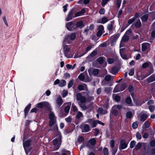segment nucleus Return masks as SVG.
<instances>
[{"label": "nucleus", "mask_w": 155, "mask_h": 155, "mask_svg": "<svg viewBox=\"0 0 155 155\" xmlns=\"http://www.w3.org/2000/svg\"><path fill=\"white\" fill-rule=\"evenodd\" d=\"M68 104H69L68 105L66 106L64 109V112L67 114H68L69 113L71 105V103H70L69 102L68 103Z\"/></svg>", "instance_id": "obj_27"}, {"label": "nucleus", "mask_w": 155, "mask_h": 155, "mask_svg": "<svg viewBox=\"0 0 155 155\" xmlns=\"http://www.w3.org/2000/svg\"><path fill=\"white\" fill-rule=\"evenodd\" d=\"M61 136H60L58 138L54 139L53 141V144L55 146L54 149L56 150L58 149L61 143Z\"/></svg>", "instance_id": "obj_2"}, {"label": "nucleus", "mask_w": 155, "mask_h": 155, "mask_svg": "<svg viewBox=\"0 0 155 155\" xmlns=\"http://www.w3.org/2000/svg\"><path fill=\"white\" fill-rule=\"evenodd\" d=\"M114 100L116 101H119L120 100V97L118 95H115L114 97Z\"/></svg>", "instance_id": "obj_62"}, {"label": "nucleus", "mask_w": 155, "mask_h": 155, "mask_svg": "<svg viewBox=\"0 0 155 155\" xmlns=\"http://www.w3.org/2000/svg\"><path fill=\"white\" fill-rule=\"evenodd\" d=\"M98 124L97 120H93L92 123L91 125L92 127H96V125Z\"/></svg>", "instance_id": "obj_50"}, {"label": "nucleus", "mask_w": 155, "mask_h": 155, "mask_svg": "<svg viewBox=\"0 0 155 155\" xmlns=\"http://www.w3.org/2000/svg\"><path fill=\"white\" fill-rule=\"evenodd\" d=\"M119 86H116L113 90L114 93H116L120 91Z\"/></svg>", "instance_id": "obj_48"}, {"label": "nucleus", "mask_w": 155, "mask_h": 155, "mask_svg": "<svg viewBox=\"0 0 155 155\" xmlns=\"http://www.w3.org/2000/svg\"><path fill=\"white\" fill-rule=\"evenodd\" d=\"M90 1V0H81L79 1V3L80 4L82 3V2H83L84 4L86 5Z\"/></svg>", "instance_id": "obj_54"}, {"label": "nucleus", "mask_w": 155, "mask_h": 155, "mask_svg": "<svg viewBox=\"0 0 155 155\" xmlns=\"http://www.w3.org/2000/svg\"><path fill=\"white\" fill-rule=\"evenodd\" d=\"M78 89L80 91H87V85L85 84H80L78 86Z\"/></svg>", "instance_id": "obj_18"}, {"label": "nucleus", "mask_w": 155, "mask_h": 155, "mask_svg": "<svg viewBox=\"0 0 155 155\" xmlns=\"http://www.w3.org/2000/svg\"><path fill=\"white\" fill-rule=\"evenodd\" d=\"M136 137L137 139L139 140H140L142 138L139 132H137L136 133Z\"/></svg>", "instance_id": "obj_58"}, {"label": "nucleus", "mask_w": 155, "mask_h": 155, "mask_svg": "<svg viewBox=\"0 0 155 155\" xmlns=\"http://www.w3.org/2000/svg\"><path fill=\"white\" fill-rule=\"evenodd\" d=\"M98 31L97 33V35L98 37L101 36L104 32V27L103 25H100L98 27Z\"/></svg>", "instance_id": "obj_9"}, {"label": "nucleus", "mask_w": 155, "mask_h": 155, "mask_svg": "<svg viewBox=\"0 0 155 155\" xmlns=\"http://www.w3.org/2000/svg\"><path fill=\"white\" fill-rule=\"evenodd\" d=\"M135 20L134 19V18H133L131 19H129L128 21V26L131 24L132 23H133L134 21Z\"/></svg>", "instance_id": "obj_63"}, {"label": "nucleus", "mask_w": 155, "mask_h": 155, "mask_svg": "<svg viewBox=\"0 0 155 155\" xmlns=\"http://www.w3.org/2000/svg\"><path fill=\"white\" fill-rule=\"evenodd\" d=\"M148 116L146 114H143L140 117V120L141 121H144L147 118Z\"/></svg>", "instance_id": "obj_29"}, {"label": "nucleus", "mask_w": 155, "mask_h": 155, "mask_svg": "<svg viewBox=\"0 0 155 155\" xmlns=\"http://www.w3.org/2000/svg\"><path fill=\"white\" fill-rule=\"evenodd\" d=\"M66 84V81L64 80H61L60 81L59 86L61 87H63Z\"/></svg>", "instance_id": "obj_30"}, {"label": "nucleus", "mask_w": 155, "mask_h": 155, "mask_svg": "<svg viewBox=\"0 0 155 155\" xmlns=\"http://www.w3.org/2000/svg\"><path fill=\"white\" fill-rule=\"evenodd\" d=\"M129 39V37L128 36L124 35L121 41L124 43H126L128 41Z\"/></svg>", "instance_id": "obj_28"}, {"label": "nucleus", "mask_w": 155, "mask_h": 155, "mask_svg": "<svg viewBox=\"0 0 155 155\" xmlns=\"http://www.w3.org/2000/svg\"><path fill=\"white\" fill-rule=\"evenodd\" d=\"M31 104L30 103H29L28 105L26 106V107L25 108L24 110L25 116H26L27 115L31 108Z\"/></svg>", "instance_id": "obj_24"}, {"label": "nucleus", "mask_w": 155, "mask_h": 155, "mask_svg": "<svg viewBox=\"0 0 155 155\" xmlns=\"http://www.w3.org/2000/svg\"><path fill=\"white\" fill-rule=\"evenodd\" d=\"M68 91L66 90H64L63 91L62 94V96L64 98L66 96L68 95Z\"/></svg>", "instance_id": "obj_53"}, {"label": "nucleus", "mask_w": 155, "mask_h": 155, "mask_svg": "<svg viewBox=\"0 0 155 155\" xmlns=\"http://www.w3.org/2000/svg\"><path fill=\"white\" fill-rule=\"evenodd\" d=\"M118 71L117 68L116 67L112 68L110 71V72L114 75L116 74Z\"/></svg>", "instance_id": "obj_22"}, {"label": "nucleus", "mask_w": 155, "mask_h": 155, "mask_svg": "<svg viewBox=\"0 0 155 155\" xmlns=\"http://www.w3.org/2000/svg\"><path fill=\"white\" fill-rule=\"evenodd\" d=\"M85 54H86V53H84L83 54H81L80 53H77V54H76L74 56V58H78L79 57H81L82 56L84 55Z\"/></svg>", "instance_id": "obj_45"}, {"label": "nucleus", "mask_w": 155, "mask_h": 155, "mask_svg": "<svg viewBox=\"0 0 155 155\" xmlns=\"http://www.w3.org/2000/svg\"><path fill=\"white\" fill-rule=\"evenodd\" d=\"M104 58V57H99L97 59V61L100 64H102L103 63Z\"/></svg>", "instance_id": "obj_35"}, {"label": "nucleus", "mask_w": 155, "mask_h": 155, "mask_svg": "<svg viewBox=\"0 0 155 155\" xmlns=\"http://www.w3.org/2000/svg\"><path fill=\"white\" fill-rule=\"evenodd\" d=\"M145 128H148L150 126V123L147 121H146L143 124Z\"/></svg>", "instance_id": "obj_52"}, {"label": "nucleus", "mask_w": 155, "mask_h": 155, "mask_svg": "<svg viewBox=\"0 0 155 155\" xmlns=\"http://www.w3.org/2000/svg\"><path fill=\"white\" fill-rule=\"evenodd\" d=\"M79 105L82 110H87V107L84 104L80 103L79 104Z\"/></svg>", "instance_id": "obj_36"}, {"label": "nucleus", "mask_w": 155, "mask_h": 155, "mask_svg": "<svg viewBox=\"0 0 155 155\" xmlns=\"http://www.w3.org/2000/svg\"><path fill=\"white\" fill-rule=\"evenodd\" d=\"M97 54V51L96 50H94L90 54V55L88 56V57H89L90 56L91 57H93L95 56Z\"/></svg>", "instance_id": "obj_41"}, {"label": "nucleus", "mask_w": 155, "mask_h": 155, "mask_svg": "<svg viewBox=\"0 0 155 155\" xmlns=\"http://www.w3.org/2000/svg\"><path fill=\"white\" fill-rule=\"evenodd\" d=\"M78 78L80 80L83 81L85 79L84 75L83 73H81L78 76Z\"/></svg>", "instance_id": "obj_43"}, {"label": "nucleus", "mask_w": 155, "mask_h": 155, "mask_svg": "<svg viewBox=\"0 0 155 155\" xmlns=\"http://www.w3.org/2000/svg\"><path fill=\"white\" fill-rule=\"evenodd\" d=\"M136 142L135 140H132L131 141L130 143V148H132L135 146Z\"/></svg>", "instance_id": "obj_42"}, {"label": "nucleus", "mask_w": 155, "mask_h": 155, "mask_svg": "<svg viewBox=\"0 0 155 155\" xmlns=\"http://www.w3.org/2000/svg\"><path fill=\"white\" fill-rule=\"evenodd\" d=\"M74 13V10L72 9L68 13L66 19V21H69L75 18Z\"/></svg>", "instance_id": "obj_8"}, {"label": "nucleus", "mask_w": 155, "mask_h": 155, "mask_svg": "<svg viewBox=\"0 0 155 155\" xmlns=\"http://www.w3.org/2000/svg\"><path fill=\"white\" fill-rule=\"evenodd\" d=\"M56 106L57 107H60L63 103V101L61 97L59 95L56 100Z\"/></svg>", "instance_id": "obj_12"}, {"label": "nucleus", "mask_w": 155, "mask_h": 155, "mask_svg": "<svg viewBox=\"0 0 155 155\" xmlns=\"http://www.w3.org/2000/svg\"><path fill=\"white\" fill-rule=\"evenodd\" d=\"M110 0H102L101 2V5L103 6H104Z\"/></svg>", "instance_id": "obj_59"}, {"label": "nucleus", "mask_w": 155, "mask_h": 155, "mask_svg": "<svg viewBox=\"0 0 155 155\" xmlns=\"http://www.w3.org/2000/svg\"><path fill=\"white\" fill-rule=\"evenodd\" d=\"M103 155H108L109 150L106 147L104 148L103 150Z\"/></svg>", "instance_id": "obj_34"}, {"label": "nucleus", "mask_w": 155, "mask_h": 155, "mask_svg": "<svg viewBox=\"0 0 155 155\" xmlns=\"http://www.w3.org/2000/svg\"><path fill=\"white\" fill-rule=\"evenodd\" d=\"M67 29L70 31H74L77 30V27L74 23L70 22L67 23L66 25Z\"/></svg>", "instance_id": "obj_3"}, {"label": "nucleus", "mask_w": 155, "mask_h": 155, "mask_svg": "<svg viewBox=\"0 0 155 155\" xmlns=\"http://www.w3.org/2000/svg\"><path fill=\"white\" fill-rule=\"evenodd\" d=\"M148 17V15L145 14L141 17V19L142 21L145 22L147 21Z\"/></svg>", "instance_id": "obj_31"}, {"label": "nucleus", "mask_w": 155, "mask_h": 155, "mask_svg": "<svg viewBox=\"0 0 155 155\" xmlns=\"http://www.w3.org/2000/svg\"><path fill=\"white\" fill-rule=\"evenodd\" d=\"M90 130V128L88 124H83L82 128V132H87L89 131Z\"/></svg>", "instance_id": "obj_13"}, {"label": "nucleus", "mask_w": 155, "mask_h": 155, "mask_svg": "<svg viewBox=\"0 0 155 155\" xmlns=\"http://www.w3.org/2000/svg\"><path fill=\"white\" fill-rule=\"evenodd\" d=\"M75 24L77 26V30H78V28L81 29L84 26L83 24V21L81 20L77 21Z\"/></svg>", "instance_id": "obj_17"}, {"label": "nucleus", "mask_w": 155, "mask_h": 155, "mask_svg": "<svg viewBox=\"0 0 155 155\" xmlns=\"http://www.w3.org/2000/svg\"><path fill=\"white\" fill-rule=\"evenodd\" d=\"M148 108L151 112H153L155 109V107L153 105H150Z\"/></svg>", "instance_id": "obj_57"}, {"label": "nucleus", "mask_w": 155, "mask_h": 155, "mask_svg": "<svg viewBox=\"0 0 155 155\" xmlns=\"http://www.w3.org/2000/svg\"><path fill=\"white\" fill-rule=\"evenodd\" d=\"M150 145L152 147H155V140H152L150 142Z\"/></svg>", "instance_id": "obj_55"}, {"label": "nucleus", "mask_w": 155, "mask_h": 155, "mask_svg": "<svg viewBox=\"0 0 155 155\" xmlns=\"http://www.w3.org/2000/svg\"><path fill=\"white\" fill-rule=\"evenodd\" d=\"M75 117L77 120H80L83 118V115L81 112L78 111L77 112Z\"/></svg>", "instance_id": "obj_20"}, {"label": "nucleus", "mask_w": 155, "mask_h": 155, "mask_svg": "<svg viewBox=\"0 0 155 155\" xmlns=\"http://www.w3.org/2000/svg\"><path fill=\"white\" fill-rule=\"evenodd\" d=\"M137 28H139L141 25V23L139 19L136 20V21L133 24Z\"/></svg>", "instance_id": "obj_19"}, {"label": "nucleus", "mask_w": 155, "mask_h": 155, "mask_svg": "<svg viewBox=\"0 0 155 155\" xmlns=\"http://www.w3.org/2000/svg\"><path fill=\"white\" fill-rule=\"evenodd\" d=\"M127 143L125 140L121 139L120 140V149H124L127 147Z\"/></svg>", "instance_id": "obj_11"}, {"label": "nucleus", "mask_w": 155, "mask_h": 155, "mask_svg": "<svg viewBox=\"0 0 155 155\" xmlns=\"http://www.w3.org/2000/svg\"><path fill=\"white\" fill-rule=\"evenodd\" d=\"M65 42L63 41V46L64 52L65 56L67 58H72L73 55L71 54L70 47L69 45H65Z\"/></svg>", "instance_id": "obj_1"}, {"label": "nucleus", "mask_w": 155, "mask_h": 155, "mask_svg": "<svg viewBox=\"0 0 155 155\" xmlns=\"http://www.w3.org/2000/svg\"><path fill=\"white\" fill-rule=\"evenodd\" d=\"M122 0H117L116 5L117 7L119 8L120 7Z\"/></svg>", "instance_id": "obj_44"}, {"label": "nucleus", "mask_w": 155, "mask_h": 155, "mask_svg": "<svg viewBox=\"0 0 155 155\" xmlns=\"http://www.w3.org/2000/svg\"><path fill=\"white\" fill-rule=\"evenodd\" d=\"M111 77L110 75H107L105 76L104 80L107 81H109L111 79Z\"/></svg>", "instance_id": "obj_51"}, {"label": "nucleus", "mask_w": 155, "mask_h": 155, "mask_svg": "<svg viewBox=\"0 0 155 155\" xmlns=\"http://www.w3.org/2000/svg\"><path fill=\"white\" fill-rule=\"evenodd\" d=\"M119 114V111L118 110L115 108V107H112L110 113V117L111 118L113 116H117Z\"/></svg>", "instance_id": "obj_10"}, {"label": "nucleus", "mask_w": 155, "mask_h": 155, "mask_svg": "<svg viewBox=\"0 0 155 155\" xmlns=\"http://www.w3.org/2000/svg\"><path fill=\"white\" fill-rule=\"evenodd\" d=\"M94 135L96 136H97L98 135L99 132V130L97 128H95L94 129Z\"/></svg>", "instance_id": "obj_60"}, {"label": "nucleus", "mask_w": 155, "mask_h": 155, "mask_svg": "<svg viewBox=\"0 0 155 155\" xmlns=\"http://www.w3.org/2000/svg\"><path fill=\"white\" fill-rule=\"evenodd\" d=\"M149 64H151V63H150V62H146L143 64L142 65V67L143 68H145L149 66Z\"/></svg>", "instance_id": "obj_38"}, {"label": "nucleus", "mask_w": 155, "mask_h": 155, "mask_svg": "<svg viewBox=\"0 0 155 155\" xmlns=\"http://www.w3.org/2000/svg\"><path fill=\"white\" fill-rule=\"evenodd\" d=\"M74 80L72 79L70 80L68 85V88H70L72 87L73 84Z\"/></svg>", "instance_id": "obj_49"}, {"label": "nucleus", "mask_w": 155, "mask_h": 155, "mask_svg": "<svg viewBox=\"0 0 155 155\" xmlns=\"http://www.w3.org/2000/svg\"><path fill=\"white\" fill-rule=\"evenodd\" d=\"M110 144L111 147L112 148H113L114 145V140H112L110 141Z\"/></svg>", "instance_id": "obj_64"}, {"label": "nucleus", "mask_w": 155, "mask_h": 155, "mask_svg": "<svg viewBox=\"0 0 155 155\" xmlns=\"http://www.w3.org/2000/svg\"><path fill=\"white\" fill-rule=\"evenodd\" d=\"M155 81V74H153L147 79V81L148 83H150Z\"/></svg>", "instance_id": "obj_25"}, {"label": "nucleus", "mask_w": 155, "mask_h": 155, "mask_svg": "<svg viewBox=\"0 0 155 155\" xmlns=\"http://www.w3.org/2000/svg\"><path fill=\"white\" fill-rule=\"evenodd\" d=\"M31 142V141L29 140H28L25 141H23V146L26 153H27L26 149L30 146Z\"/></svg>", "instance_id": "obj_16"}, {"label": "nucleus", "mask_w": 155, "mask_h": 155, "mask_svg": "<svg viewBox=\"0 0 155 155\" xmlns=\"http://www.w3.org/2000/svg\"><path fill=\"white\" fill-rule=\"evenodd\" d=\"M76 34L74 33H73L70 35L66 36L63 41L68 44H69L71 42V40H74Z\"/></svg>", "instance_id": "obj_4"}, {"label": "nucleus", "mask_w": 155, "mask_h": 155, "mask_svg": "<svg viewBox=\"0 0 155 155\" xmlns=\"http://www.w3.org/2000/svg\"><path fill=\"white\" fill-rule=\"evenodd\" d=\"M84 140V138L82 136H79L78 138V141L79 142H82Z\"/></svg>", "instance_id": "obj_61"}, {"label": "nucleus", "mask_w": 155, "mask_h": 155, "mask_svg": "<svg viewBox=\"0 0 155 155\" xmlns=\"http://www.w3.org/2000/svg\"><path fill=\"white\" fill-rule=\"evenodd\" d=\"M113 25L111 24H108L107 26V29L109 31H111L113 29Z\"/></svg>", "instance_id": "obj_56"}, {"label": "nucleus", "mask_w": 155, "mask_h": 155, "mask_svg": "<svg viewBox=\"0 0 155 155\" xmlns=\"http://www.w3.org/2000/svg\"><path fill=\"white\" fill-rule=\"evenodd\" d=\"M56 120H50L49 123V126H52L54 125L56 123Z\"/></svg>", "instance_id": "obj_47"}, {"label": "nucleus", "mask_w": 155, "mask_h": 155, "mask_svg": "<svg viewBox=\"0 0 155 155\" xmlns=\"http://www.w3.org/2000/svg\"><path fill=\"white\" fill-rule=\"evenodd\" d=\"M76 98L77 100L80 101L81 103H83L86 102V98L85 97L82 96L80 93L76 94Z\"/></svg>", "instance_id": "obj_7"}, {"label": "nucleus", "mask_w": 155, "mask_h": 155, "mask_svg": "<svg viewBox=\"0 0 155 155\" xmlns=\"http://www.w3.org/2000/svg\"><path fill=\"white\" fill-rule=\"evenodd\" d=\"M142 50L143 51H145L149 46L150 44L147 43H143L142 45Z\"/></svg>", "instance_id": "obj_23"}, {"label": "nucleus", "mask_w": 155, "mask_h": 155, "mask_svg": "<svg viewBox=\"0 0 155 155\" xmlns=\"http://www.w3.org/2000/svg\"><path fill=\"white\" fill-rule=\"evenodd\" d=\"M71 108L74 112L78 111V108L73 103L72 104Z\"/></svg>", "instance_id": "obj_37"}, {"label": "nucleus", "mask_w": 155, "mask_h": 155, "mask_svg": "<svg viewBox=\"0 0 155 155\" xmlns=\"http://www.w3.org/2000/svg\"><path fill=\"white\" fill-rule=\"evenodd\" d=\"M96 141L94 138L91 139L87 142V147L89 149H92L96 144Z\"/></svg>", "instance_id": "obj_5"}, {"label": "nucleus", "mask_w": 155, "mask_h": 155, "mask_svg": "<svg viewBox=\"0 0 155 155\" xmlns=\"http://www.w3.org/2000/svg\"><path fill=\"white\" fill-rule=\"evenodd\" d=\"M141 143H138L137 145L135 146V149L136 150H138L141 147Z\"/></svg>", "instance_id": "obj_46"}, {"label": "nucleus", "mask_w": 155, "mask_h": 155, "mask_svg": "<svg viewBox=\"0 0 155 155\" xmlns=\"http://www.w3.org/2000/svg\"><path fill=\"white\" fill-rule=\"evenodd\" d=\"M106 109H103L101 108H99L97 111L98 113L101 114H104L107 113V109L108 108V104H107L106 106Z\"/></svg>", "instance_id": "obj_15"}, {"label": "nucleus", "mask_w": 155, "mask_h": 155, "mask_svg": "<svg viewBox=\"0 0 155 155\" xmlns=\"http://www.w3.org/2000/svg\"><path fill=\"white\" fill-rule=\"evenodd\" d=\"M108 21V20L107 18L105 17H104L101 19L99 20V22L104 24L107 22Z\"/></svg>", "instance_id": "obj_26"}, {"label": "nucleus", "mask_w": 155, "mask_h": 155, "mask_svg": "<svg viewBox=\"0 0 155 155\" xmlns=\"http://www.w3.org/2000/svg\"><path fill=\"white\" fill-rule=\"evenodd\" d=\"M126 116L127 118H131L132 116V114L131 111H128L126 114Z\"/></svg>", "instance_id": "obj_40"}, {"label": "nucleus", "mask_w": 155, "mask_h": 155, "mask_svg": "<svg viewBox=\"0 0 155 155\" xmlns=\"http://www.w3.org/2000/svg\"><path fill=\"white\" fill-rule=\"evenodd\" d=\"M50 120H56V117L53 112H51L49 115Z\"/></svg>", "instance_id": "obj_32"}, {"label": "nucleus", "mask_w": 155, "mask_h": 155, "mask_svg": "<svg viewBox=\"0 0 155 155\" xmlns=\"http://www.w3.org/2000/svg\"><path fill=\"white\" fill-rule=\"evenodd\" d=\"M88 71L90 74L92 73L94 75H96L98 74L99 71L97 69L91 68L88 69Z\"/></svg>", "instance_id": "obj_14"}, {"label": "nucleus", "mask_w": 155, "mask_h": 155, "mask_svg": "<svg viewBox=\"0 0 155 155\" xmlns=\"http://www.w3.org/2000/svg\"><path fill=\"white\" fill-rule=\"evenodd\" d=\"M125 102L128 106H131L133 105L131 99L130 97H128L126 98Z\"/></svg>", "instance_id": "obj_21"}, {"label": "nucleus", "mask_w": 155, "mask_h": 155, "mask_svg": "<svg viewBox=\"0 0 155 155\" xmlns=\"http://www.w3.org/2000/svg\"><path fill=\"white\" fill-rule=\"evenodd\" d=\"M94 103L93 102H91L87 106V110H91L93 108V104Z\"/></svg>", "instance_id": "obj_39"}, {"label": "nucleus", "mask_w": 155, "mask_h": 155, "mask_svg": "<svg viewBox=\"0 0 155 155\" xmlns=\"http://www.w3.org/2000/svg\"><path fill=\"white\" fill-rule=\"evenodd\" d=\"M37 107L39 108H42L43 107L48 108L50 106L49 103L46 101L41 102L37 104Z\"/></svg>", "instance_id": "obj_6"}, {"label": "nucleus", "mask_w": 155, "mask_h": 155, "mask_svg": "<svg viewBox=\"0 0 155 155\" xmlns=\"http://www.w3.org/2000/svg\"><path fill=\"white\" fill-rule=\"evenodd\" d=\"M127 87V85L126 84L124 83L121 84L119 86L120 89V91H122L124 90Z\"/></svg>", "instance_id": "obj_33"}]
</instances>
